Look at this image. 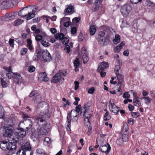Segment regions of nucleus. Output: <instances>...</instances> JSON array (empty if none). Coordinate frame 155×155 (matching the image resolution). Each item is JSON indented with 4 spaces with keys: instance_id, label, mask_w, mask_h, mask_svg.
Masks as SVG:
<instances>
[{
    "instance_id": "nucleus-1",
    "label": "nucleus",
    "mask_w": 155,
    "mask_h": 155,
    "mask_svg": "<svg viewBox=\"0 0 155 155\" xmlns=\"http://www.w3.org/2000/svg\"><path fill=\"white\" fill-rule=\"evenodd\" d=\"M19 139L18 138L15 139L8 138V143L6 140H2L0 141V148L3 150L6 151L7 150L8 151L10 150H15L16 148V143H17Z\"/></svg>"
},
{
    "instance_id": "nucleus-2",
    "label": "nucleus",
    "mask_w": 155,
    "mask_h": 155,
    "mask_svg": "<svg viewBox=\"0 0 155 155\" xmlns=\"http://www.w3.org/2000/svg\"><path fill=\"white\" fill-rule=\"evenodd\" d=\"M13 127L11 124H7L3 127L2 134L3 136L8 137V138H11L13 139L18 138L17 137H14L12 134L13 133Z\"/></svg>"
},
{
    "instance_id": "nucleus-3",
    "label": "nucleus",
    "mask_w": 155,
    "mask_h": 155,
    "mask_svg": "<svg viewBox=\"0 0 155 155\" xmlns=\"http://www.w3.org/2000/svg\"><path fill=\"white\" fill-rule=\"evenodd\" d=\"M105 33L104 31H101L99 32L96 36L97 39L99 43L103 46L107 45L109 43V39L104 36Z\"/></svg>"
},
{
    "instance_id": "nucleus-4",
    "label": "nucleus",
    "mask_w": 155,
    "mask_h": 155,
    "mask_svg": "<svg viewBox=\"0 0 155 155\" xmlns=\"http://www.w3.org/2000/svg\"><path fill=\"white\" fill-rule=\"evenodd\" d=\"M44 107H45V111H43L45 114L44 116L47 117H49L51 116L50 113L49 112V104L45 102H41L38 103L37 107V111L38 112L39 111V110L42 108Z\"/></svg>"
},
{
    "instance_id": "nucleus-5",
    "label": "nucleus",
    "mask_w": 155,
    "mask_h": 155,
    "mask_svg": "<svg viewBox=\"0 0 155 155\" xmlns=\"http://www.w3.org/2000/svg\"><path fill=\"white\" fill-rule=\"evenodd\" d=\"M132 9L131 6L129 4L126 3L122 6L120 11L124 17H127L131 11Z\"/></svg>"
},
{
    "instance_id": "nucleus-6",
    "label": "nucleus",
    "mask_w": 155,
    "mask_h": 155,
    "mask_svg": "<svg viewBox=\"0 0 155 155\" xmlns=\"http://www.w3.org/2000/svg\"><path fill=\"white\" fill-rule=\"evenodd\" d=\"M67 74L66 71L62 72L61 71H59L53 77L51 80V82L54 83L58 82L62 78L63 76H65Z\"/></svg>"
},
{
    "instance_id": "nucleus-7",
    "label": "nucleus",
    "mask_w": 155,
    "mask_h": 155,
    "mask_svg": "<svg viewBox=\"0 0 155 155\" xmlns=\"http://www.w3.org/2000/svg\"><path fill=\"white\" fill-rule=\"evenodd\" d=\"M108 107L109 110L115 115H117L120 111V107L117 106L114 101L111 100L109 101Z\"/></svg>"
},
{
    "instance_id": "nucleus-8",
    "label": "nucleus",
    "mask_w": 155,
    "mask_h": 155,
    "mask_svg": "<svg viewBox=\"0 0 155 155\" xmlns=\"http://www.w3.org/2000/svg\"><path fill=\"white\" fill-rule=\"evenodd\" d=\"M129 127L127 124L126 123L124 124L123 126L122 130V131L124 133L122 135V138H121L123 142H126L128 140V136L129 134Z\"/></svg>"
},
{
    "instance_id": "nucleus-9",
    "label": "nucleus",
    "mask_w": 155,
    "mask_h": 155,
    "mask_svg": "<svg viewBox=\"0 0 155 155\" xmlns=\"http://www.w3.org/2000/svg\"><path fill=\"white\" fill-rule=\"evenodd\" d=\"M28 7H30V6H27L25 7L22 9H21L18 12V15L22 18H25L27 20V17L30 14L31 11H30L29 8Z\"/></svg>"
},
{
    "instance_id": "nucleus-10",
    "label": "nucleus",
    "mask_w": 155,
    "mask_h": 155,
    "mask_svg": "<svg viewBox=\"0 0 155 155\" xmlns=\"http://www.w3.org/2000/svg\"><path fill=\"white\" fill-rule=\"evenodd\" d=\"M44 115H45L44 112L41 111L40 112L38 117L36 119V120H37V124L39 125H43V123L45 122V120L49 119L51 116H50L48 117L44 116Z\"/></svg>"
},
{
    "instance_id": "nucleus-11",
    "label": "nucleus",
    "mask_w": 155,
    "mask_h": 155,
    "mask_svg": "<svg viewBox=\"0 0 155 155\" xmlns=\"http://www.w3.org/2000/svg\"><path fill=\"white\" fill-rule=\"evenodd\" d=\"M30 7H28L31 11L30 14L28 15L27 17V20H28L35 17V12L38 9V7L37 6L29 5Z\"/></svg>"
},
{
    "instance_id": "nucleus-12",
    "label": "nucleus",
    "mask_w": 155,
    "mask_h": 155,
    "mask_svg": "<svg viewBox=\"0 0 155 155\" xmlns=\"http://www.w3.org/2000/svg\"><path fill=\"white\" fill-rule=\"evenodd\" d=\"M42 56L44 60L46 62H49L51 60V55L47 50L42 51Z\"/></svg>"
},
{
    "instance_id": "nucleus-13",
    "label": "nucleus",
    "mask_w": 155,
    "mask_h": 155,
    "mask_svg": "<svg viewBox=\"0 0 155 155\" xmlns=\"http://www.w3.org/2000/svg\"><path fill=\"white\" fill-rule=\"evenodd\" d=\"M111 149V147L108 143L100 146L99 147V150L102 152L105 153L106 155L109 153Z\"/></svg>"
},
{
    "instance_id": "nucleus-14",
    "label": "nucleus",
    "mask_w": 155,
    "mask_h": 155,
    "mask_svg": "<svg viewBox=\"0 0 155 155\" xmlns=\"http://www.w3.org/2000/svg\"><path fill=\"white\" fill-rule=\"evenodd\" d=\"M67 7L64 9V12L67 13L66 15H71L75 12L74 6L70 4L66 6Z\"/></svg>"
},
{
    "instance_id": "nucleus-15",
    "label": "nucleus",
    "mask_w": 155,
    "mask_h": 155,
    "mask_svg": "<svg viewBox=\"0 0 155 155\" xmlns=\"http://www.w3.org/2000/svg\"><path fill=\"white\" fill-rule=\"evenodd\" d=\"M84 110L83 114V115L84 117V120H86V119H87V121L90 124L89 119L91 116L92 111H91V113H88V107L86 106V105H85L84 106Z\"/></svg>"
},
{
    "instance_id": "nucleus-16",
    "label": "nucleus",
    "mask_w": 155,
    "mask_h": 155,
    "mask_svg": "<svg viewBox=\"0 0 155 155\" xmlns=\"http://www.w3.org/2000/svg\"><path fill=\"white\" fill-rule=\"evenodd\" d=\"M101 3L100 0H94V5L91 8L92 11L95 12L98 11L99 9Z\"/></svg>"
},
{
    "instance_id": "nucleus-17",
    "label": "nucleus",
    "mask_w": 155,
    "mask_h": 155,
    "mask_svg": "<svg viewBox=\"0 0 155 155\" xmlns=\"http://www.w3.org/2000/svg\"><path fill=\"white\" fill-rule=\"evenodd\" d=\"M31 147L29 142H26L24 145L21 146V149L19 150H21V152H25L28 150H31Z\"/></svg>"
},
{
    "instance_id": "nucleus-18",
    "label": "nucleus",
    "mask_w": 155,
    "mask_h": 155,
    "mask_svg": "<svg viewBox=\"0 0 155 155\" xmlns=\"http://www.w3.org/2000/svg\"><path fill=\"white\" fill-rule=\"evenodd\" d=\"M109 64L106 62L104 61L101 62L100 65L98 67L97 71L101 70L102 71H104L105 69L108 67Z\"/></svg>"
},
{
    "instance_id": "nucleus-19",
    "label": "nucleus",
    "mask_w": 155,
    "mask_h": 155,
    "mask_svg": "<svg viewBox=\"0 0 155 155\" xmlns=\"http://www.w3.org/2000/svg\"><path fill=\"white\" fill-rule=\"evenodd\" d=\"M48 128L47 126L45 124H44L41 127L39 130L40 134L42 135H46L48 133Z\"/></svg>"
},
{
    "instance_id": "nucleus-20",
    "label": "nucleus",
    "mask_w": 155,
    "mask_h": 155,
    "mask_svg": "<svg viewBox=\"0 0 155 155\" xmlns=\"http://www.w3.org/2000/svg\"><path fill=\"white\" fill-rule=\"evenodd\" d=\"M15 18L14 14L12 13H7L5 14L4 17H3L2 19L4 21L11 20Z\"/></svg>"
},
{
    "instance_id": "nucleus-21",
    "label": "nucleus",
    "mask_w": 155,
    "mask_h": 155,
    "mask_svg": "<svg viewBox=\"0 0 155 155\" xmlns=\"http://www.w3.org/2000/svg\"><path fill=\"white\" fill-rule=\"evenodd\" d=\"M41 55L42 51L41 50H36V52L33 57V59L34 60H38L41 58Z\"/></svg>"
},
{
    "instance_id": "nucleus-22",
    "label": "nucleus",
    "mask_w": 155,
    "mask_h": 155,
    "mask_svg": "<svg viewBox=\"0 0 155 155\" xmlns=\"http://www.w3.org/2000/svg\"><path fill=\"white\" fill-rule=\"evenodd\" d=\"M115 74H116L117 78L118 81V84L120 85L119 86V87H120L121 85L122 84V82L124 80V76L122 75V74H121L120 72V73H117L116 72V73Z\"/></svg>"
},
{
    "instance_id": "nucleus-23",
    "label": "nucleus",
    "mask_w": 155,
    "mask_h": 155,
    "mask_svg": "<svg viewBox=\"0 0 155 155\" xmlns=\"http://www.w3.org/2000/svg\"><path fill=\"white\" fill-rule=\"evenodd\" d=\"M18 131L17 132V136L22 138L25 136L26 134V131L22 128H19L18 129Z\"/></svg>"
},
{
    "instance_id": "nucleus-24",
    "label": "nucleus",
    "mask_w": 155,
    "mask_h": 155,
    "mask_svg": "<svg viewBox=\"0 0 155 155\" xmlns=\"http://www.w3.org/2000/svg\"><path fill=\"white\" fill-rule=\"evenodd\" d=\"M71 114L68 113L67 117V130L69 131L71 130Z\"/></svg>"
},
{
    "instance_id": "nucleus-25",
    "label": "nucleus",
    "mask_w": 155,
    "mask_h": 155,
    "mask_svg": "<svg viewBox=\"0 0 155 155\" xmlns=\"http://www.w3.org/2000/svg\"><path fill=\"white\" fill-rule=\"evenodd\" d=\"M5 110L3 107L0 105V119H5Z\"/></svg>"
},
{
    "instance_id": "nucleus-26",
    "label": "nucleus",
    "mask_w": 155,
    "mask_h": 155,
    "mask_svg": "<svg viewBox=\"0 0 155 155\" xmlns=\"http://www.w3.org/2000/svg\"><path fill=\"white\" fill-rule=\"evenodd\" d=\"M35 153L36 155H47L45 151L42 148L37 149Z\"/></svg>"
},
{
    "instance_id": "nucleus-27",
    "label": "nucleus",
    "mask_w": 155,
    "mask_h": 155,
    "mask_svg": "<svg viewBox=\"0 0 155 155\" xmlns=\"http://www.w3.org/2000/svg\"><path fill=\"white\" fill-rule=\"evenodd\" d=\"M39 75L42 78L43 81H47L48 80V78L47 77L46 74L45 72H42L39 73Z\"/></svg>"
},
{
    "instance_id": "nucleus-28",
    "label": "nucleus",
    "mask_w": 155,
    "mask_h": 155,
    "mask_svg": "<svg viewBox=\"0 0 155 155\" xmlns=\"http://www.w3.org/2000/svg\"><path fill=\"white\" fill-rule=\"evenodd\" d=\"M54 37L56 39L58 40L59 39V40L62 41L63 40V39H64V35L62 33H58L54 35Z\"/></svg>"
},
{
    "instance_id": "nucleus-29",
    "label": "nucleus",
    "mask_w": 155,
    "mask_h": 155,
    "mask_svg": "<svg viewBox=\"0 0 155 155\" xmlns=\"http://www.w3.org/2000/svg\"><path fill=\"white\" fill-rule=\"evenodd\" d=\"M14 74L13 78L16 79L17 81V82H20L21 81L22 77L19 74H18L17 73H13Z\"/></svg>"
},
{
    "instance_id": "nucleus-30",
    "label": "nucleus",
    "mask_w": 155,
    "mask_h": 155,
    "mask_svg": "<svg viewBox=\"0 0 155 155\" xmlns=\"http://www.w3.org/2000/svg\"><path fill=\"white\" fill-rule=\"evenodd\" d=\"M133 103L134 105L135 106L139 107L141 105V103L139 101V98L138 97L133 98Z\"/></svg>"
},
{
    "instance_id": "nucleus-31",
    "label": "nucleus",
    "mask_w": 155,
    "mask_h": 155,
    "mask_svg": "<svg viewBox=\"0 0 155 155\" xmlns=\"http://www.w3.org/2000/svg\"><path fill=\"white\" fill-rule=\"evenodd\" d=\"M89 31L91 35H94L96 31L95 26L93 25H91V26H90Z\"/></svg>"
},
{
    "instance_id": "nucleus-32",
    "label": "nucleus",
    "mask_w": 155,
    "mask_h": 155,
    "mask_svg": "<svg viewBox=\"0 0 155 155\" xmlns=\"http://www.w3.org/2000/svg\"><path fill=\"white\" fill-rule=\"evenodd\" d=\"M120 41V36L118 35H115V38L113 40V43L115 44H117L119 43Z\"/></svg>"
},
{
    "instance_id": "nucleus-33",
    "label": "nucleus",
    "mask_w": 155,
    "mask_h": 155,
    "mask_svg": "<svg viewBox=\"0 0 155 155\" xmlns=\"http://www.w3.org/2000/svg\"><path fill=\"white\" fill-rule=\"evenodd\" d=\"M14 150H10V151L7 153L6 155H20L21 150H18L16 154H15L14 152H13Z\"/></svg>"
},
{
    "instance_id": "nucleus-34",
    "label": "nucleus",
    "mask_w": 155,
    "mask_h": 155,
    "mask_svg": "<svg viewBox=\"0 0 155 155\" xmlns=\"http://www.w3.org/2000/svg\"><path fill=\"white\" fill-rule=\"evenodd\" d=\"M111 117L109 114V111H107L105 113L104 117V120L106 121L110 120Z\"/></svg>"
},
{
    "instance_id": "nucleus-35",
    "label": "nucleus",
    "mask_w": 155,
    "mask_h": 155,
    "mask_svg": "<svg viewBox=\"0 0 155 155\" xmlns=\"http://www.w3.org/2000/svg\"><path fill=\"white\" fill-rule=\"evenodd\" d=\"M24 22L23 20L21 19H17L14 22L13 25L14 26H18Z\"/></svg>"
},
{
    "instance_id": "nucleus-36",
    "label": "nucleus",
    "mask_w": 155,
    "mask_h": 155,
    "mask_svg": "<svg viewBox=\"0 0 155 155\" xmlns=\"http://www.w3.org/2000/svg\"><path fill=\"white\" fill-rule=\"evenodd\" d=\"M41 43L43 46L45 47H48L50 45V44L49 42H47L44 40H41Z\"/></svg>"
},
{
    "instance_id": "nucleus-37",
    "label": "nucleus",
    "mask_w": 155,
    "mask_h": 155,
    "mask_svg": "<svg viewBox=\"0 0 155 155\" xmlns=\"http://www.w3.org/2000/svg\"><path fill=\"white\" fill-rule=\"evenodd\" d=\"M82 58L83 60V62L84 64L87 63L89 60V58L87 56V54H83V55L82 56Z\"/></svg>"
},
{
    "instance_id": "nucleus-38",
    "label": "nucleus",
    "mask_w": 155,
    "mask_h": 155,
    "mask_svg": "<svg viewBox=\"0 0 155 155\" xmlns=\"http://www.w3.org/2000/svg\"><path fill=\"white\" fill-rule=\"evenodd\" d=\"M33 152L31 150H28L25 151V152H22V154L20 155H32Z\"/></svg>"
},
{
    "instance_id": "nucleus-39",
    "label": "nucleus",
    "mask_w": 155,
    "mask_h": 155,
    "mask_svg": "<svg viewBox=\"0 0 155 155\" xmlns=\"http://www.w3.org/2000/svg\"><path fill=\"white\" fill-rule=\"evenodd\" d=\"M147 5L149 7H150L152 8L154 7L155 4L153 2L151 1L150 0H147Z\"/></svg>"
},
{
    "instance_id": "nucleus-40",
    "label": "nucleus",
    "mask_w": 155,
    "mask_h": 155,
    "mask_svg": "<svg viewBox=\"0 0 155 155\" xmlns=\"http://www.w3.org/2000/svg\"><path fill=\"white\" fill-rule=\"evenodd\" d=\"M77 29L75 27H73L71 29V32L72 35H76V33L77 31Z\"/></svg>"
},
{
    "instance_id": "nucleus-41",
    "label": "nucleus",
    "mask_w": 155,
    "mask_h": 155,
    "mask_svg": "<svg viewBox=\"0 0 155 155\" xmlns=\"http://www.w3.org/2000/svg\"><path fill=\"white\" fill-rule=\"evenodd\" d=\"M80 62L78 58H76L74 62V67H79L80 65Z\"/></svg>"
},
{
    "instance_id": "nucleus-42",
    "label": "nucleus",
    "mask_w": 155,
    "mask_h": 155,
    "mask_svg": "<svg viewBox=\"0 0 155 155\" xmlns=\"http://www.w3.org/2000/svg\"><path fill=\"white\" fill-rule=\"evenodd\" d=\"M43 36L42 35L38 34L36 35L35 37V39L36 41L37 42L39 41H40L42 40Z\"/></svg>"
},
{
    "instance_id": "nucleus-43",
    "label": "nucleus",
    "mask_w": 155,
    "mask_h": 155,
    "mask_svg": "<svg viewBox=\"0 0 155 155\" xmlns=\"http://www.w3.org/2000/svg\"><path fill=\"white\" fill-rule=\"evenodd\" d=\"M69 41V40L68 38L64 37L63 40H62L61 42L63 44L67 45Z\"/></svg>"
},
{
    "instance_id": "nucleus-44",
    "label": "nucleus",
    "mask_w": 155,
    "mask_h": 155,
    "mask_svg": "<svg viewBox=\"0 0 155 155\" xmlns=\"http://www.w3.org/2000/svg\"><path fill=\"white\" fill-rule=\"evenodd\" d=\"M142 98L146 101L147 100V101L145 102L146 104H148L151 102V99L148 96L144 97Z\"/></svg>"
},
{
    "instance_id": "nucleus-45",
    "label": "nucleus",
    "mask_w": 155,
    "mask_h": 155,
    "mask_svg": "<svg viewBox=\"0 0 155 155\" xmlns=\"http://www.w3.org/2000/svg\"><path fill=\"white\" fill-rule=\"evenodd\" d=\"M35 68L33 66L31 65L29 66L28 68V70L30 72H32L35 71Z\"/></svg>"
},
{
    "instance_id": "nucleus-46",
    "label": "nucleus",
    "mask_w": 155,
    "mask_h": 155,
    "mask_svg": "<svg viewBox=\"0 0 155 155\" xmlns=\"http://www.w3.org/2000/svg\"><path fill=\"white\" fill-rule=\"evenodd\" d=\"M3 68L5 69L6 71L8 72H12V73L13 72H12V70L11 68V67L10 66L8 67H6L5 66H3Z\"/></svg>"
},
{
    "instance_id": "nucleus-47",
    "label": "nucleus",
    "mask_w": 155,
    "mask_h": 155,
    "mask_svg": "<svg viewBox=\"0 0 155 155\" xmlns=\"http://www.w3.org/2000/svg\"><path fill=\"white\" fill-rule=\"evenodd\" d=\"M38 93V91L37 90H34L32 91L30 94L29 95V97H31L37 94Z\"/></svg>"
},
{
    "instance_id": "nucleus-48",
    "label": "nucleus",
    "mask_w": 155,
    "mask_h": 155,
    "mask_svg": "<svg viewBox=\"0 0 155 155\" xmlns=\"http://www.w3.org/2000/svg\"><path fill=\"white\" fill-rule=\"evenodd\" d=\"M14 40L13 39L10 38L9 40L8 43L10 46L12 47H14Z\"/></svg>"
},
{
    "instance_id": "nucleus-49",
    "label": "nucleus",
    "mask_w": 155,
    "mask_h": 155,
    "mask_svg": "<svg viewBox=\"0 0 155 155\" xmlns=\"http://www.w3.org/2000/svg\"><path fill=\"white\" fill-rule=\"evenodd\" d=\"M78 118V114H76L75 116H73L72 118H71V120L72 122L76 121Z\"/></svg>"
},
{
    "instance_id": "nucleus-50",
    "label": "nucleus",
    "mask_w": 155,
    "mask_h": 155,
    "mask_svg": "<svg viewBox=\"0 0 155 155\" xmlns=\"http://www.w3.org/2000/svg\"><path fill=\"white\" fill-rule=\"evenodd\" d=\"M81 53L82 56L83 55V54H87V51L85 48L83 47L81 48Z\"/></svg>"
},
{
    "instance_id": "nucleus-51",
    "label": "nucleus",
    "mask_w": 155,
    "mask_h": 155,
    "mask_svg": "<svg viewBox=\"0 0 155 155\" xmlns=\"http://www.w3.org/2000/svg\"><path fill=\"white\" fill-rule=\"evenodd\" d=\"M121 49V47L118 45L114 48V51L115 52L118 53L120 52Z\"/></svg>"
},
{
    "instance_id": "nucleus-52",
    "label": "nucleus",
    "mask_w": 155,
    "mask_h": 155,
    "mask_svg": "<svg viewBox=\"0 0 155 155\" xmlns=\"http://www.w3.org/2000/svg\"><path fill=\"white\" fill-rule=\"evenodd\" d=\"M81 105L80 104L76 106L75 108V110L76 112H77V114H79V113L81 111Z\"/></svg>"
},
{
    "instance_id": "nucleus-53",
    "label": "nucleus",
    "mask_w": 155,
    "mask_h": 155,
    "mask_svg": "<svg viewBox=\"0 0 155 155\" xmlns=\"http://www.w3.org/2000/svg\"><path fill=\"white\" fill-rule=\"evenodd\" d=\"M124 142L122 141V139L121 138L118 139L117 141V143L118 145L121 146L123 145Z\"/></svg>"
},
{
    "instance_id": "nucleus-54",
    "label": "nucleus",
    "mask_w": 155,
    "mask_h": 155,
    "mask_svg": "<svg viewBox=\"0 0 155 155\" xmlns=\"http://www.w3.org/2000/svg\"><path fill=\"white\" fill-rule=\"evenodd\" d=\"M120 65H116L114 68V72L115 74L116 73H119V71H120Z\"/></svg>"
},
{
    "instance_id": "nucleus-55",
    "label": "nucleus",
    "mask_w": 155,
    "mask_h": 155,
    "mask_svg": "<svg viewBox=\"0 0 155 155\" xmlns=\"http://www.w3.org/2000/svg\"><path fill=\"white\" fill-rule=\"evenodd\" d=\"M27 49L26 48H22L21 51V54L23 55H25L27 53Z\"/></svg>"
},
{
    "instance_id": "nucleus-56",
    "label": "nucleus",
    "mask_w": 155,
    "mask_h": 155,
    "mask_svg": "<svg viewBox=\"0 0 155 155\" xmlns=\"http://www.w3.org/2000/svg\"><path fill=\"white\" fill-rule=\"evenodd\" d=\"M97 71L98 72H100V74L101 77L104 78L106 74V72H103L104 71H102L101 70Z\"/></svg>"
},
{
    "instance_id": "nucleus-57",
    "label": "nucleus",
    "mask_w": 155,
    "mask_h": 155,
    "mask_svg": "<svg viewBox=\"0 0 155 155\" xmlns=\"http://www.w3.org/2000/svg\"><path fill=\"white\" fill-rule=\"evenodd\" d=\"M130 95L128 92H125L123 94V97L125 99H128L130 97Z\"/></svg>"
},
{
    "instance_id": "nucleus-58",
    "label": "nucleus",
    "mask_w": 155,
    "mask_h": 155,
    "mask_svg": "<svg viewBox=\"0 0 155 155\" xmlns=\"http://www.w3.org/2000/svg\"><path fill=\"white\" fill-rule=\"evenodd\" d=\"M61 45V42L59 41L58 42H57L55 43L54 45V47L55 48H58Z\"/></svg>"
},
{
    "instance_id": "nucleus-59",
    "label": "nucleus",
    "mask_w": 155,
    "mask_h": 155,
    "mask_svg": "<svg viewBox=\"0 0 155 155\" xmlns=\"http://www.w3.org/2000/svg\"><path fill=\"white\" fill-rule=\"evenodd\" d=\"M74 83L75 84L74 90H76L78 88L79 82L78 81H75Z\"/></svg>"
},
{
    "instance_id": "nucleus-60",
    "label": "nucleus",
    "mask_w": 155,
    "mask_h": 155,
    "mask_svg": "<svg viewBox=\"0 0 155 155\" xmlns=\"http://www.w3.org/2000/svg\"><path fill=\"white\" fill-rule=\"evenodd\" d=\"M140 115V114L138 112H132V115L133 117L134 118H137Z\"/></svg>"
},
{
    "instance_id": "nucleus-61",
    "label": "nucleus",
    "mask_w": 155,
    "mask_h": 155,
    "mask_svg": "<svg viewBox=\"0 0 155 155\" xmlns=\"http://www.w3.org/2000/svg\"><path fill=\"white\" fill-rule=\"evenodd\" d=\"M94 87H92L88 90V92L90 94H93L94 93Z\"/></svg>"
},
{
    "instance_id": "nucleus-62",
    "label": "nucleus",
    "mask_w": 155,
    "mask_h": 155,
    "mask_svg": "<svg viewBox=\"0 0 155 155\" xmlns=\"http://www.w3.org/2000/svg\"><path fill=\"white\" fill-rule=\"evenodd\" d=\"M128 123L129 124L132 125L134 123V120L132 118H129L127 120Z\"/></svg>"
},
{
    "instance_id": "nucleus-63",
    "label": "nucleus",
    "mask_w": 155,
    "mask_h": 155,
    "mask_svg": "<svg viewBox=\"0 0 155 155\" xmlns=\"http://www.w3.org/2000/svg\"><path fill=\"white\" fill-rule=\"evenodd\" d=\"M1 82L2 86L3 87H5L7 86V85L6 82L5 81H4L2 79H1Z\"/></svg>"
},
{
    "instance_id": "nucleus-64",
    "label": "nucleus",
    "mask_w": 155,
    "mask_h": 155,
    "mask_svg": "<svg viewBox=\"0 0 155 155\" xmlns=\"http://www.w3.org/2000/svg\"><path fill=\"white\" fill-rule=\"evenodd\" d=\"M6 76L8 78L11 79L13 78L14 75L12 74L11 72H8L6 73Z\"/></svg>"
}]
</instances>
